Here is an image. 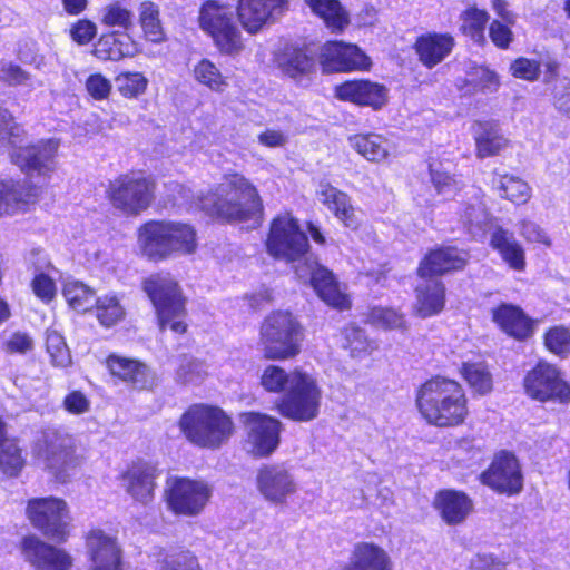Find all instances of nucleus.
Masks as SVG:
<instances>
[{
    "label": "nucleus",
    "mask_w": 570,
    "mask_h": 570,
    "mask_svg": "<svg viewBox=\"0 0 570 570\" xmlns=\"http://www.w3.org/2000/svg\"><path fill=\"white\" fill-rule=\"evenodd\" d=\"M266 246L274 257L298 261L296 275L301 279H308L318 297L327 305L341 311L351 307L350 298L342 292L334 274L308 255V238L295 218L289 215L276 217L272 222Z\"/></svg>",
    "instance_id": "nucleus-1"
},
{
    "label": "nucleus",
    "mask_w": 570,
    "mask_h": 570,
    "mask_svg": "<svg viewBox=\"0 0 570 570\" xmlns=\"http://www.w3.org/2000/svg\"><path fill=\"white\" fill-rule=\"evenodd\" d=\"M198 206L207 215L228 222L257 223L263 205L256 187L243 175H226L222 183L198 197Z\"/></svg>",
    "instance_id": "nucleus-2"
},
{
    "label": "nucleus",
    "mask_w": 570,
    "mask_h": 570,
    "mask_svg": "<svg viewBox=\"0 0 570 570\" xmlns=\"http://www.w3.org/2000/svg\"><path fill=\"white\" fill-rule=\"evenodd\" d=\"M416 406L426 422L438 428L459 426L469 414L463 387L444 376H434L420 386Z\"/></svg>",
    "instance_id": "nucleus-3"
},
{
    "label": "nucleus",
    "mask_w": 570,
    "mask_h": 570,
    "mask_svg": "<svg viewBox=\"0 0 570 570\" xmlns=\"http://www.w3.org/2000/svg\"><path fill=\"white\" fill-rule=\"evenodd\" d=\"M0 148H7L12 164L29 175L49 176L56 169L57 139L24 145V130L8 110L0 109Z\"/></svg>",
    "instance_id": "nucleus-4"
},
{
    "label": "nucleus",
    "mask_w": 570,
    "mask_h": 570,
    "mask_svg": "<svg viewBox=\"0 0 570 570\" xmlns=\"http://www.w3.org/2000/svg\"><path fill=\"white\" fill-rule=\"evenodd\" d=\"M465 263L466 253L455 247L439 248L424 257L417 268L420 277L424 279L416 287L415 312L420 317L436 315L445 305V287L433 276L462 269Z\"/></svg>",
    "instance_id": "nucleus-5"
},
{
    "label": "nucleus",
    "mask_w": 570,
    "mask_h": 570,
    "mask_svg": "<svg viewBox=\"0 0 570 570\" xmlns=\"http://www.w3.org/2000/svg\"><path fill=\"white\" fill-rule=\"evenodd\" d=\"M179 426L187 440L208 449H217L234 432L232 419L219 407L196 404L180 417Z\"/></svg>",
    "instance_id": "nucleus-6"
},
{
    "label": "nucleus",
    "mask_w": 570,
    "mask_h": 570,
    "mask_svg": "<svg viewBox=\"0 0 570 570\" xmlns=\"http://www.w3.org/2000/svg\"><path fill=\"white\" fill-rule=\"evenodd\" d=\"M142 287L156 309L160 330L185 333V298L178 283L169 274L159 273L146 278Z\"/></svg>",
    "instance_id": "nucleus-7"
},
{
    "label": "nucleus",
    "mask_w": 570,
    "mask_h": 570,
    "mask_svg": "<svg viewBox=\"0 0 570 570\" xmlns=\"http://www.w3.org/2000/svg\"><path fill=\"white\" fill-rule=\"evenodd\" d=\"M303 330L288 312L277 311L268 315L261 327L264 354L269 360H286L301 351Z\"/></svg>",
    "instance_id": "nucleus-8"
},
{
    "label": "nucleus",
    "mask_w": 570,
    "mask_h": 570,
    "mask_svg": "<svg viewBox=\"0 0 570 570\" xmlns=\"http://www.w3.org/2000/svg\"><path fill=\"white\" fill-rule=\"evenodd\" d=\"M322 403V389L311 374L292 372L291 386L277 401L278 413L296 422H309L318 416Z\"/></svg>",
    "instance_id": "nucleus-9"
},
{
    "label": "nucleus",
    "mask_w": 570,
    "mask_h": 570,
    "mask_svg": "<svg viewBox=\"0 0 570 570\" xmlns=\"http://www.w3.org/2000/svg\"><path fill=\"white\" fill-rule=\"evenodd\" d=\"M33 451L45 468L62 483L79 463L75 455L71 436L60 429H43Z\"/></svg>",
    "instance_id": "nucleus-10"
},
{
    "label": "nucleus",
    "mask_w": 570,
    "mask_h": 570,
    "mask_svg": "<svg viewBox=\"0 0 570 570\" xmlns=\"http://www.w3.org/2000/svg\"><path fill=\"white\" fill-rule=\"evenodd\" d=\"M212 495L213 489L204 480L181 476L167 479L165 500L174 514L197 517L205 510Z\"/></svg>",
    "instance_id": "nucleus-11"
},
{
    "label": "nucleus",
    "mask_w": 570,
    "mask_h": 570,
    "mask_svg": "<svg viewBox=\"0 0 570 570\" xmlns=\"http://www.w3.org/2000/svg\"><path fill=\"white\" fill-rule=\"evenodd\" d=\"M200 28L208 33L222 52L236 53L242 47V36L233 20L230 7L207 1L199 14Z\"/></svg>",
    "instance_id": "nucleus-12"
},
{
    "label": "nucleus",
    "mask_w": 570,
    "mask_h": 570,
    "mask_svg": "<svg viewBox=\"0 0 570 570\" xmlns=\"http://www.w3.org/2000/svg\"><path fill=\"white\" fill-rule=\"evenodd\" d=\"M154 183L141 174L120 175L110 183L108 196L112 206L125 214L137 215L154 199Z\"/></svg>",
    "instance_id": "nucleus-13"
},
{
    "label": "nucleus",
    "mask_w": 570,
    "mask_h": 570,
    "mask_svg": "<svg viewBox=\"0 0 570 570\" xmlns=\"http://www.w3.org/2000/svg\"><path fill=\"white\" fill-rule=\"evenodd\" d=\"M524 391L532 400L561 405L570 403V384L552 364L539 362L524 377Z\"/></svg>",
    "instance_id": "nucleus-14"
},
{
    "label": "nucleus",
    "mask_w": 570,
    "mask_h": 570,
    "mask_svg": "<svg viewBox=\"0 0 570 570\" xmlns=\"http://www.w3.org/2000/svg\"><path fill=\"white\" fill-rule=\"evenodd\" d=\"M27 513L33 527L47 538L57 542L67 539L70 518L62 499L53 497L32 499L28 503Z\"/></svg>",
    "instance_id": "nucleus-15"
},
{
    "label": "nucleus",
    "mask_w": 570,
    "mask_h": 570,
    "mask_svg": "<svg viewBox=\"0 0 570 570\" xmlns=\"http://www.w3.org/2000/svg\"><path fill=\"white\" fill-rule=\"evenodd\" d=\"M247 451L255 456L272 454L279 444L283 424L279 420L256 412L243 413Z\"/></svg>",
    "instance_id": "nucleus-16"
},
{
    "label": "nucleus",
    "mask_w": 570,
    "mask_h": 570,
    "mask_svg": "<svg viewBox=\"0 0 570 570\" xmlns=\"http://www.w3.org/2000/svg\"><path fill=\"white\" fill-rule=\"evenodd\" d=\"M483 484L499 493L518 494L523 488V474L519 460L508 451L499 452L488 470L481 473Z\"/></svg>",
    "instance_id": "nucleus-17"
},
{
    "label": "nucleus",
    "mask_w": 570,
    "mask_h": 570,
    "mask_svg": "<svg viewBox=\"0 0 570 570\" xmlns=\"http://www.w3.org/2000/svg\"><path fill=\"white\" fill-rule=\"evenodd\" d=\"M89 570H121V548L117 538L102 529H92L86 535Z\"/></svg>",
    "instance_id": "nucleus-18"
},
{
    "label": "nucleus",
    "mask_w": 570,
    "mask_h": 570,
    "mask_svg": "<svg viewBox=\"0 0 570 570\" xmlns=\"http://www.w3.org/2000/svg\"><path fill=\"white\" fill-rule=\"evenodd\" d=\"M320 62L325 72L367 69L368 57L355 45L328 41L321 48Z\"/></svg>",
    "instance_id": "nucleus-19"
},
{
    "label": "nucleus",
    "mask_w": 570,
    "mask_h": 570,
    "mask_svg": "<svg viewBox=\"0 0 570 570\" xmlns=\"http://www.w3.org/2000/svg\"><path fill=\"white\" fill-rule=\"evenodd\" d=\"M286 4L287 0H238L239 22L247 32L256 33L265 24L278 19Z\"/></svg>",
    "instance_id": "nucleus-20"
},
{
    "label": "nucleus",
    "mask_w": 570,
    "mask_h": 570,
    "mask_svg": "<svg viewBox=\"0 0 570 570\" xmlns=\"http://www.w3.org/2000/svg\"><path fill=\"white\" fill-rule=\"evenodd\" d=\"M22 554L37 570H69L71 557L63 550L45 543L36 535L22 541Z\"/></svg>",
    "instance_id": "nucleus-21"
},
{
    "label": "nucleus",
    "mask_w": 570,
    "mask_h": 570,
    "mask_svg": "<svg viewBox=\"0 0 570 570\" xmlns=\"http://www.w3.org/2000/svg\"><path fill=\"white\" fill-rule=\"evenodd\" d=\"M257 488L269 502L284 503L296 491L292 474L281 465H265L257 473Z\"/></svg>",
    "instance_id": "nucleus-22"
},
{
    "label": "nucleus",
    "mask_w": 570,
    "mask_h": 570,
    "mask_svg": "<svg viewBox=\"0 0 570 570\" xmlns=\"http://www.w3.org/2000/svg\"><path fill=\"white\" fill-rule=\"evenodd\" d=\"M157 468L145 461H137L122 475V485L137 502L148 504L154 498Z\"/></svg>",
    "instance_id": "nucleus-23"
},
{
    "label": "nucleus",
    "mask_w": 570,
    "mask_h": 570,
    "mask_svg": "<svg viewBox=\"0 0 570 570\" xmlns=\"http://www.w3.org/2000/svg\"><path fill=\"white\" fill-rule=\"evenodd\" d=\"M459 216L462 227L474 239H483L487 233H492L494 228L479 188H472L471 198L468 203L461 204Z\"/></svg>",
    "instance_id": "nucleus-24"
},
{
    "label": "nucleus",
    "mask_w": 570,
    "mask_h": 570,
    "mask_svg": "<svg viewBox=\"0 0 570 570\" xmlns=\"http://www.w3.org/2000/svg\"><path fill=\"white\" fill-rule=\"evenodd\" d=\"M386 88L370 80H350L335 87V96L340 100L361 106L381 108L386 102Z\"/></svg>",
    "instance_id": "nucleus-25"
},
{
    "label": "nucleus",
    "mask_w": 570,
    "mask_h": 570,
    "mask_svg": "<svg viewBox=\"0 0 570 570\" xmlns=\"http://www.w3.org/2000/svg\"><path fill=\"white\" fill-rule=\"evenodd\" d=\"M492 320L505 334L520 341L527 340L534 332L535 321L513 304H500L492 311Z\"/></svg>",
    "instance_id": "nucleus-26"
},
{
    "label": "nucleus",
    "mask_w": 570,
    "mask_h": 570,
    "mask_svg": "<svg viewBox=\"0 0 570 570\" xmlns=\"http://www.w3.org/2000/svg\"><path fill=\"white\" fill-rule=\"evenodd\" d=\"M168 220H148L138 229V245L150 261L168 258Z\"/></svg>",
    "instance_id": "nucleus-27"
},
{
    "label": "nucleus",
    "mask_w": 570,
    "mask_h": 570,
    "mask_svg": "<svg viewBox=\"0 0 570 570\" xmlns=\"http://www.w3.org/2000/svg\"><path fill=\"white\" fill-rule=\"evenodd\" d=\"M454 45L449 33L428 32L417 37L414 49L422 65L431 69L452 52Z\"/></svg>",
    "instance_id": "nucleus-28"
},
{
    "label": "nucleus",
    "mask_w": 570,
    "mask_h": 570,
    "mask_svg": "<svg viewBox=\"0 0 570 570\" xmlns=\"http://www.w3.org/2000/svg\"><path fill=\"white\" fill-rule=\"evenodd\" d=\"M490 246L499 253L502 261L510 268L522 272L525 268V253L522 245L515 239L513 233L494 226L490 236Z\"/></svg>",
    "instance_id": "nucleus-29"
},
{
    "label": "nucleus",
    "mask_w": 570,
    "mask_h": 570,
    "mask_svg": "<svg viewBox=\"0 0 570 570\" xmlns=\"http://www.w3.org/2000/svg\"><path fill=\"white\" fill-rule=\"evenodd\" d=\"M320 200L338 218L347 228L356 229L360 225L358 210L352 206L348 196L331 186L320 185Z\"/></svg>",
    "instance_id": "nucleus-30"
},
{
    "label": "nucleus",
    "mask_w": 570,
    "mask_h": 570,
    "mask_svg": "<svg viewBox=\"0 0 570 570\" xmlns=\"http://www.w3.org/2000/svg\"><path fill=\"white\" fill-rule=\"evenodd\" d=\"M435 508L448 524L454 525L463 522L469 515L472 501L463 492L444 490L438 493Z\"/></svg>",
    "instance_id": "nucleus-31"
},
{
    "label": "nucleus",
    "mask_w": 570,
    "mask_h": 570,
    "mask_svg": "<svg viewBox=\"0 0 570 570\" xmlns=\"http://www.w3.org/2000/svg\"><path fill=\"white\" fill-rule=\"evenodd\" d=\"M107 366L112 375L132 383L137 389H146L153 383L149 368L140 362L110 355L107 360Z\"/></svg>",
    "instance_id": "nucleus-32"
},
{
    "label": "nucleus",
    "mask_w": 570,
    "mask_h": 570,
    "mask_svg": "<svg viewBox=\"0 0 570 570\" xmlns=\"http://www.w3.org/2000/svg\"><path fill=\"white\" fill-rule=\"evenodd\" d=\"M344 570H391V560L381 547L362 542L355 546L351 560Z\"/></svg>",
    "instance_id": "nucleus-33"
},
{
    "label": "nucleus",
    "mask_w": 570,
    "mask_h": 570,
    "mask_svg": "<svg viewBox=\"0 0 570 570\" xmlns=\"http://www.w3.org/2000/svg\"><path fill=\"white\" fill-rule=\"evenodd\" d=\"M33 197L32 188L26 184L4 179L0 181V217L14 215L26 208Z\"/></svg>",
    "instance_id": "nucleus-34"
},
{
    "label": "nucleus",
    "mask_w": 570,
    "mask_h": 570,
    "mask_svg": "<svg viewBox=\"0 0 570 570\" xmlns=\"http://www.w3.org/2000/svg\"><path fill=\"white\" fill-rule=\"evenodd\" d=\"M473 132L476 155L480 158L494 156L507 146V139L495 121H476L473 126Z\"/></svg>",
    "instance_id": "nucleus-35"
},
{
    "label": "nucleus",
    "mask_w": 570,
    "mask_h": 570,
    "mask_svg": "<svg viewBox=\"0 0 570 570\" xmlns=\"http://www.w3.org/2000/svg\"><path fill=\"white\" fill-rule=\"evenodd\" d=\"M350 145L370 161H382L392 150L391 142L379 134H358L350 137Z\"/></svg>",
    "instance_id": "nucleus-36"
},
{
    "label": "nucleus",
    "mask_w": 570,
    "mask_h": 570,
    "mask_svg": "<svg viewBox=\"0 0 570 570\" xmlns=\"http://www.w3.org/2000/svg\"><path fill=\"white\" fill-rule=\"evenodd\" d=\"M168 258L196 250V232L186 223L168 220Z\"/></svg>",
    "instance_id": "nucleus-37"
},
{
    "label": "nucleus",
    "mask_w": 570,
    "mask_h": 570,
    "mask_svg": "<svg viewBox=\"0 0 570 570\" xmlns=\"http://www.w3.org/2000/svg\"><path fill=\"white\" fill-rule=\"evenodd\" d=\"M493 187L510 202L525 204L531 197V188L527 181L513 175H499L492 180Z\"/></svg>",
    "instance_id": "nucleus-38"
},
{
    "label": "nucleus",
    "mask_w": 570,
    "mask_h": 570,
    "mask_svg": "<svg viewBox=\"0 0 570 570\" xmlns=\"http://www.w3.org/2000/svg\"><path fill=\"white\" fill-rule=\"evenodd\" d=\"M62 295L68 305L77 312L89 311L97 301L95 291L77 279L65 281Z\"/></svg>",
    "instance_id": "nucleus-39"
},
{
    "label": "nucleus",
    "mask_w": 570,
    "mask_h": 570,
    "mask_svg": "<svg viewBox=\"0 0 570 570\" xmlns=\"http://www.w3.org/2000/svg\"><path fill=\"white\" fill-rule=\"evenodd\" d=\"M466 92H494L500 86L498 75L484 66L472 65L465 75Z\"/></svg>",
    "instance_id": "nucleus-40"
},
{
    "label": "nucleus",
    "mask_w": 570,
    "mask_h": 570,
    "mask_svg": "<svg viewBox=\"0 0 570 570\" xmlns=\"http://www.w3.org/2000/svg\"><path fill=\"white\" fill-rule=\"evenodd\" d=\"M344 347L350 351L354 358H364L377 348L374 341L368 340L364 330L355 325H348L344 328Z\"/></svg>",
    "instance_id": "nucleus-41"
},
{
    "label": "nucleus",
    "mask_w": 570,
    "mask_h": 570,
    "mask_svg": "<svg viewBox=\"0 0 570 570\" xmlns=\"http://www.w3.org/2000/svg\"><path fill=\"white\" fill-rule=\"evenodd\" d=\"M305 2L333 30H342L347 24V18L337 0H305Z\"/></svg>",
    "instance_id": "nucleus-42"
},
{
    "label": "nucleus",
    "mask_w": 570,
    "mask_h": 570,
    "mask_svg": "<svg viewBox=\"0 0 570 570\" xmlns=\"http://www.w3.org/2000/svg\"><path fill=\"white\" fill-rule=\"evenodd\" d=\"M139 22L145 37L153 42L164 40L165 33L159 19L158 6L151 1H145L139 7Z\"/></svg>",
    "instance_id": "nucleus-43"
},
{
    "label": "nucleus",
    "mask_w": 570,
    "mask_h": 570,
    "mask_svg": "<svg viewBox=\"0 0 570 570\" xmlns=\"http://www.w3.org/2000/svg\"><path fill=\"white\" fill-rule=\"evenodd\" d=\"M489 14L485 10L471 7L461 13V30L469 36L474 42L484 41V29L488 23Z\"/></svg>",
    "instance_id": "nucleus-44"
},
{
    "label": "nucleus",
    "mask_w": 570,
    "mask_h": 570,
    "mask_svg": "<svg viewBox=\"0 0 570 570\" xmlns=\"http://www.w3.org/2000/svg\"><path fill=\"white\" fill-rule=\"evenodd\" d=\"M461 372L474 392L483 395L492 390V376L482 362L463 363Z\"/></svg>",
    "instance_id": "nucleus-45"
},
{
    "label": "nucleus",
    "mask_w": 570,
    "mask_h": 570,
    "mask_svg": "<svg viewBox=\"0 0 570 570\" xmlns=\"http://www.w3.org/2000/svg\"><path fill=\"white\" fill-rule=\"evenodd\" d=\"M46 348L51 363L57 367H67L71 364V354L62 334L53 328L46 332Z\"/></svg>",
    "instance_id": "nucleus-46"
},
{
    "label": "nucleus",
    "mask_w": 570,
    "mask_h": 570,
    "mask_svg": "<svg viewBox=\"0 0 570 570\" xmlns=\"http://www.w3.org/2000/svg\"><path fill=\"white\" fill-rule=\"evenodd\" d=\"M0 81L32 91L38 85L32 76L12 61H0Z\"/></svg>",
    "instance_id": "nucleus-47"
},
{
    "label": "nucleus",
    "mask_w": 570,
    "mask_h": 570,
    "mask_svg": "<svg viewBox=\"0 0 570 570\" xmlns=\"http://www.w3.org/2000/svg\"><path fill=\"white\" fill-rule=\"evenodd\" d=\"M368 323L384 330H406L404 315L390 307H373L367 316Z\"/></svg>",
    "instance_id": "nucleus-48"
},
{
    "label": "nucleus",
    "mask_w": 570,
    "mask_h": 570,
    "mask_svg": "<svg viewBox=\"0 0 570 570\" xmlns=\"http://www.w3.org/2000/svg\"><path fill=\"white\" fill-rule=\"evenodd\" d=\"M97 318L101 325L110 327L124 317V308L116 295H106L96 301Z\"/></svg>",
    "instance_id": "nucleus-49"
},
{
    "label": "nucleus",
    "mask_w": 570,
    "mask_h": 570,
    "mask_svg": "<svg viewBox=\"0 0 570 570\" xmlns=\"http://www.w3.org/2000/svg\"><path fill=\"white\" fill-rule=\"evenodd\" d=\"M544 345L549 352L566 358L570 355V327L556 325L544 334Z\"/></svg>",
    "instance_id": "nucleus-50"
},
{
    "label": "nucleus",
    "mask_w": 570,
    "mask_h": 570,
    "mask_svg": "<svg viewBox=\"0 0 570 570\" xmlns=\"http://www.w3.org/2000/svg\"><path fill=\"white\" fill-rule=\"evenodd\" d=\"M430 175L436 193L445 199L452 198L462 187L461 180L434 164H430Z\"/></svg>",
    "instance_id": "nucleus-51"
},
{
    "label": "nucleus",
    "mask_w": 570,
    "mask_h": 570,
    "mask_svg": "<svg viewBox=\"0 0 570 570\" xmlns=\"http://www.w3.org/2000/svg\"><path fill=\"white\" fill-rule=\"evenodd\" d=\"M23 466L20 449L14 440H9L0 445V470L9 475H17Z\"/></svg>",
    "instance_id": "nucleus-52"
},
{
    "label": "nucleus",
    "mask_w": 570,
    "mask_h": 570,
    "mask_svg": "<svg viewBox=\"0 0 570 570\" xmlns=\"http://www.w3.org/2000/svg\"><path fill=\"white\" fill-rule=\"evenodd\" d=\"M194 73L197 81L214 91H223L226 87L219 69L207 59H203L195 66Z\"/></svg>",
    "instance_id": "nucleus-53"
},
{
    "label": "nucleus",
    "mask_w": 570,
    "mask_h": 570,
    "mask_svg": "<svg viewBox=\"0 0 570 570\" xmlns=\"http://www.w3.org/2000/svg\"><path fill=\"white\" fill-rule=\"evenodd\" d=\"M102 23L116 32L128 31L134 26L132 13L118 3L109 4L102 10Z\"/></svg>",
    "instance_id": "nucleus-54"
},
{
    "label": "nucleus",
    "mask_w": 570,
    "mask_h": 570,
    "mask_svg": "<svg viewBox=\"0 0 570 570\" xmlns=\"http://www.w3.org/2000/svg\"><path fill=\"white\" fill-rule=\"evenodd\" d=\"M58 276H60V273L53 274L51 272L37 273L33 275L31 282L32 291L43 303H50L55 298L57 293L56 278Z\"/></svg>",
    "instance_id": "nucleus-55"
},
{
    "label": "nucleus",
    "mask_w": 570,
    "mask_h": 570,
    "mask_svg": "<svg viewBox=\"0 0 570 570\" xmlns=\"http://www.w3.org/2000/svg\"><path fill=\"white\" fill-rule=\"evenodd\" d=\"M292 373L287 374L282 367L276 365L267 366L261 377L263 387L268 392H282L285 386H291Z\"/></svg>",
    "instance_id": "nucleus-56"
},
{
    "label": "nucleus",
    "mask_w": 570,
    "mask_h": 570,
    "mask_svg": "<svg viewBox=\"0 0 570 570\" xmlns=\"http://www.w3.org/2000/svg\"><path fill=\"white\" fill-rule=\"evenodd\" d=\"M117 83L122 96L134 98L145 92L148 81L140 72H125L117 77Z\"/></svg>",
    "instance_id": "nucleus-57"
},
{
    "label": "nucleus",
    "mask_w": 570,
    "mask_h": 570,
    "mask_svg": "<svg viewBox=\"0 0 570 570\" xmlns=\"http://www.w3.org/2000/svg\"><path fill=\"white\" fill-rule=\"evenodd\" d=\"M314 66V60L303 50H294L284 62V70L292 78H296L309 73Z\"/></svg>",
    "instance_id": "nucleus-58"
},
{
    "label": "nucleus",
    "mask_w": 570,
    "mask_h": 570,
    "mask_svg": "<svg viewBox=\"0 0 570 570\" xmlns=\"http://www.w3.org/2000/svg\"><path fill=\"white\" fill-rule=\"evenodd\" d=\"M510 72L515 78L535 81L541 73V62L535 59L520 57L511 63Z\"/></svg>",
    "instance_id": "nucleus-59"
},
{
    "label": "nucleus",
    "mask_w": 570,
    "mask_h": 570,
    "mask_svg": "<svg viewBox=\"0 0 570 570\" xmlns=\"http://www.w3.org/2000/svg\"><path fill=\"white\" fill-rule=\"evenodd\" d=\"M207 373L206 365L194 357L185 356L177 370L178 377L185 383H196Z\"/></svg>",
    "instance_id": "nucleus-60"
},
{
    "label": "nucleus",
    "mask_w": 570,
    "mask_h": 570,
    "mask_svg": "<svg viewBox=\"0 0 570 570\" xmlns=\"http://www.w3.org/2000/svg\"><path fill=\"white\" fill-rule=\"evenodd\" d=\"M35 342L30 334L21 331L13 332L4 341V351L10 354L26 355L32 352Z\"/></svg>",
    "instance_id": "nucleus-61"
},
{
    "label": "nucleus",
    "mask_w": 570,
    "mask_h": 570,
    "mask_svg": "<svg viewBox=\"0 0 570 570\" xmlns=\"http://www.w3.org/2000/svg\"><path fill=\"white\" fill-rule=\"evenodd\" d=\"M161 570H200L195 556L189 552L166 556L161 562Z\"/></svg>",
    "instance_id": "nucleus-62"
},
{
    "label": "nucleus",
    "mask_w": 570,
    "mask_h": 570,
    "mask_svg": "<svg viewBox=\"0 0 570 570\" xmlns=\"http://www.w3.org/2000/svg\"><path fill=\"white\" fill-rule=\"evenodd\" d=\"M26 263L29 268H32L33 274L51 272L59 274V271L52 265L47 253L40 247H32L26 254Z\"/></svg>",
    "instance_id": "nucleus-63"
},
{
    "label": "nucleus",
    "mask_w": 570,
    "mask_h": 570,
    "mask_svg": "<svg viewBox=\"0 0 570 570\" xmlns=\"http://www.w3.org/2000/svg\"><path fill=\"white\" fill-rule=\"evenodd\" d=\"M519 233L529 243L542 244L544 246H550L551 244L546 232L531 220H522L519 224Z\"/></svg>",
    "instance_id": "nucleus-64"
}]
</instances>
